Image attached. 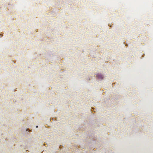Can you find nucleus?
I'll use <instances>...</instances> for the list:
<instances>
[{
    "label": "nucleus",
    "mask_w": 153,
    "mask_h": 153,
    "mask_svg": "<svg viewBox=\"0 0 153 153\" xmlns=\"http://www.w3.org/2000/svg\"><path fill=\"white\" fill-rule=\"evenodd\" d=\"M96 76L99 79H102L104 77V76L101 74H98L96 75Z\"/></svg>",
    "instance_id": "obj_1"
},
{
    "label": "nucleus",
    "mask_w": 153,
    "mask_h": 153,
    "mask_svg": "<svg viewBox=\"0 0 153 153\" xmlns=\"http://www.w3.org/2000/svg\"><path fill=\"white\" fill-rule=\"evenodd\" d=\"M29 130V129H26V131H27V130Z\"/></svg>",
    "instance_id": "obj_2"
},
{
    "label": "nucleus",
    "mask_w": 153,
    "mask_h": 153,
    "mask_svg": "<svg viewBox=\"0 0 153 153\" xmlns=\"http://www.w3.org/2000/svg\"><path fill=\"white\" fill-rule=\"evenodd\" d=\"M44 152V151H43V152H42V153H44L43 152Z\"/></svg>",
    "instance_id": "obj_3"
},
{
    "label": "nucleus",
    "mask_w": 153,
    "mask_h": 153,
    "mask_svg": "<svg viewBox=\"0 0 153 153\" xmlns=\"http://www.w3.org/2000/svg\"><path fill=\"white\" fill-rule=\"evenodd\" d=\"M36 128H37V127H38V126H36Z\"/></svg>",
    "instance_id": "obj_4"
}]
</instances>
